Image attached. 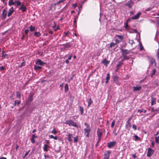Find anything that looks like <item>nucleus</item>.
<instances>
[{
  "mask_svg": "<svg viewBox=\"0 0 159 159\" xmlns=\"http://www.w3.org/2000/svg\"><path fill=\"white\" fill-rule=\"evenodd\" d=\"M14 10L13 8L12 7H11L9 10V11L7 14V16L8 17H9L10 16H11L14 12Z\"/></svg>",
  "mask_w": 159,
  "mask_h": 159,
  "instance_id": "nucleus-10",
  "label": "nucleus"
},
{
  "mask_svg": "<svg viewBox=\"0 0 159 159\" xmlns=\"http://www.w3.org/2000/svg\"><path fill=\"white\" fill-rule=\"evenodd\" d=\"M16 97L17 98H20L21 97V94L20 92L17 91L16 92Z\"/></svg>",
  "mask_w": 159,
  "mask_h": 159,
  "instance_id": "nucleus-37",
  "label": "nucleus"
},
{
  "mask_svg": "<svg viewBox=\"0 0 159 159\" xmlns=\"http://www.w3.org/2000/svg\"><path fill=\"white\" fill-rule=\"evenodd\" d=\"M156 98L153 97L151 99V105L153 106L154 104H156Z\"/></svg>",
  "mask_w": 159,
  "mask_h": 159,
  "instance_id": "nucleus-19",
  "label": "nucleus"
},
{
  "mask_svg": "<svg viewBox=\"0 0 159 159\" xmlns=\"http://www.w3.org/2000/svg\"><path fill=\"white\" fill-rule=\"evenodd\" d=\"M33 94H31L28 97V100L29 101L31 102L33 100Z\"/></svg>",
  "mask_w": 159,
  "mask_h": 159,
  "instance_id": "nucleus-24",
  "label": "nucleus"
},
{
  "mask_svg": "<svg viewBox=\"0 0 159 159\" xmlns=\"http://www.w3.org/2000/svg\"><path fill=\"white\" fill-rule=\"evenodd\" d=\"M34 35L35 36L39 37L41 35V34L39 32H35L34 33Z\"/></svg>",
  "mask_w": 159,
  "mask_h": 159,
  "instance_id": "nucleus-30",
  "label": "nucleus"
},
{
  "mask_svg": "<svg viewBox=\"0 0 159 159\" xmlns=\"http://www.w3.org/2000/svg\"><path fill=\"white\" fill-rule=\"evenodd\" d=\"M102 134V130L99 128H98L97 130V134L98 138H99V139L100 138H101Z\"/></svg>",
  "mask_w": 159,
  "mask_h": 159,
  "instance_id": "nucleus-6",
  "label": "nucleus"
},
{
  "mask_svg": "<svg viewBox=\"0 0 159 159\" xmlns=\"http://www.w3.org/2000/svg\"><path fill=\"white\" fill-rule=\"evenodd\" d=\"M133 2L131 0H130L125 4V5L128 7L129 8H131L133 5Z\"/></svg>",
  "mask_w": 159,
  "mask_h": 159,
  "instance_id": "nucleus-7",
  "label": "nucleus"
},
{
  "mask_svg": "<svg viewBox=\"0 0 159 159\" xmlns=\"http://www.w3.org/2000/svg\"><path fill=\"white\" fill-rule=\"evenodd\" d=\"M152 111H157L159 110L157 109H155L154 108V107H152Z\"/></svg>",
  "mask_w": 159,
  "mask_h": 159,
  "instance_id": "nucleus-53",
  "label": "nucleus"
},
{
  "mask_svg": "<svg viewBox=\"0 0 159 159\" xmlns=\"http://www.w3.org/2000/svg\"><path fill=\"white\" fill-rule=\"evenodd\" d=\"M143 111V109H138V112H139L141 113V112Z\"/></svg>",
  "mask_w": 159,
  "mask_h": 159,
  "instance_id": "nucleus-50",
  "label": "nucleus"
},
{
  "mask_svg": "<svg viewBox=\"0 0 159 159\" xmlns=\"http://www.w3.org/2000/svg\"><path fill=\"white\" fill-rule=\"evenodd\" d=\"M36 63L40 66H43L44 64H45V63L43 62L41 60L38 59L37 60Z\"/></svg>",
  "mask_w": 159,
  "mask_h": 159,
  "instance_id": "nucleus-15",
  "label": "nucleus"
},
{
  "mask_svg": "<svg viewBox=\"0 0 159 159\" xmlns=\"http://www.w3.org/2000/svg\"><path fill=\"white\" fill-rule=\"evenodd\" d=\"M115 37L118 38L119 39H120L119 40H121V42L124 39L123 36L122 35H116Z\"/></svg>",
  "mask_w": 159,
  "mask_h": 159,
  "instance_id": "nucleus-23",
  "label": "nucleus"
},
{
  "mask_svg": "<svg viewBox=\"0 0 159 159\" xmlns=\"http://www.w3.org/2000/svg\"><path fill=\"white\" fill-rule=\"evenodd\" d=\"M134 137L136 140H137L138 139H139V138L138 137V136L136 135H134Z\"/></svg>",
  "mask_w": 159,
  "mask_h": 159,
  "instance_id": "nucleus-52",
  "label": "nucleus"
},
{
  "mask_svg": "<svg viewBox=\"0 0 159 159\" xmlns=\"http://www.w3.org/2000/svg\"><path fill=\"white\" fill-rule=\"evenodd\" d=\"M158 51H159V49H158ZM157 57L159 59V52H158H158L157 53Z\"/></svg>",
  "mask_w": 159,
  "mask_h": 159,
  "instance_id": "nucleus-58",
  "label": "nucleus"
},
{
  "mask_svg": "<svg viewBox=\"0 0 159 159\" xmlns=\"http://www.w3.org/2000/svg\"><path fill=\"white\" fill-rule=\"evenodd\" d=\"M139 44H140V50L141 51H142L144 49V48H143V46H142V43H139Z\"/></svg>",
  "mask_w": 159,
  "mask_h": 159,
  "instance_id": "nucleus-43",
  "label": "nucleus"
},
{
  "mask_svg": "<svg viewBox=\"0 0 159 159\" xmlns=\"http://www.w3.org/2000/svg\"><path fill=\"white\" fill-rule=\"evenodd\" d=\"M35 134H33L31 136V139L30 140H31V143H34L35 142V140H34V139L37 138V137L35 135Z\"/></svg>",
  "mask_w": 159,
  "mask_h": 159,
  "instance_id": "nucleus-16",
  "label": "nucleus"
},
{
  "mask_svg": "<svg viewBox=\"0 0 159 159\" xmlns=\"http://www.w3.org/2000/svg\"><path fill=\"white\" fill-rule=\"evenodd\" d=\"M7 56L8 55L6 53H5V52L3 50L2 51V57L3 58H7Z\"/></svg>",
  "mask_w": 159,
  "mask_h": 159,
  "instance_id": "nucleus-20",
  "label": "nucleus"
},
{
  "mask_svg": "<svg viewBox=\"0 0 159 159\" xmlns=\"http://www.w3.org/2000/svg\"><path fill=\"white\" fill-rule=\"evenodd\" d=\"M128 23L127 22H126L125 23V25L124 26V27H125V28H127L128 27Z\"/></svg>",
  "mask_w": 159,
  "mask_h": 159,
  "instance_id": "nucleus-55",
  "label": "nucleus"
},
{
  "mask_svg": "<svg viewBox=\"0 0 159 159\" xmlns=\"http://www.w3.org/2000/svg\"><path fill=\"white\" fill-rule=\"evenodd\" d=\"M64 47L65 48H70L71 47V45L69 43H66L65 44H63Z\"/></svg>",
  "mask_w": 159,
  "mask_h": 159,
  "instance_id": "nucleus-31",
  "label": "nucleus"
},
{
  "mask_svg": "<svg viewBox=\"0 0 159 159\" xmlns=\"http://www.w3.org/2000/svg\"><path fill=\"white\" fill-rule=\"evenodd\" d=\"M49 137L51 139H53L56 140L57 139V136H54L53 135H49Z\"/></svg>",
  "mask_w": 159,
  "mask_h": 159,
  "instance_id": "nucleus-33",
  "label": "nucleus"
},
{
  "mask_svg": "<svg viewBox=\"0 0 159 159\" xmlns=\"http://www.w3.org/2000/svg\"><path fill=\"white\" fill-rule=\"evenodd\" d=\"M80 111L81 112V113L82 114H83V111H84V109L81 106H80Z\"/></svg>",
  "mask_w": 159,
  "mask_h": 159,
  "instance_id": "nucleus-45",
  "label": "nucleus"
},
{
  "mask_svg": "<svg viewBox=\"0 0 159 159\" xmlns=\"http://www.w3.org/2000/svg\"><path fill=\"white\" fill-rule=\"evenodd\" d=\"M117 79V76H115L114 77V80L115 81Z\"/></svg>",
  "mask_w": 159,
  "mask_h": 159,
  "instance_id": "nucleus-64",
  "label": "nucleus"
},
{
  "mask_svg": "<svg viewBox=\"0 0 159 159\" xmlns=\"http://www.w3.org/2000/svg\"><path fill=\"white\" fill-rule=\"evenodd\" d=\"M5 69V67L3 66H2L0 67V70L2 71L4 70Z\"/></svg>",
  "mask_w": 159,
  "mask_h": 159,
  "instance_id": "nucleus-48",
  "label": "nucleus"
},
{
  "mask_svg": "<svg viewBox=\"0 0 159 159\" xmlns=\"http://www.w3.org/2000/svg\"><path fill=\"white\" fill-rule=\"evenodd\" d=\"M78 137L77 136L74 138V142L76 143L78 142Z\"/></svg>",
  "mask_w": 159,
  "mask_h": 159,
  "instance_id": "nucleus-42",
  "label": "nucleus"
},
{
  "mask_svg": "<svg viewBox=\"0 0 159 159\" xmlns=\"http://www.w3.org/2000/svg\"><path fill=\"white\" fill-rule=\"evenodd\" d=\"M64 34H65V36H66L68 34V32H64Z\"/></svg>",
  "mask_w": 159,
  "mask_h": 159,
  "instance_id": "nucleus-62",
  "label": "nucleus"
},
{
  "mask_svg": "<svg viewBox=\"0 0 159 159\" xmlns=\"http://www.w3.org/2000/svg\"><path fill=\"white\" fill-rule=\"evenodd\" d=\"M51 133L54 134H56L57 133V131L55 129H53L51 132Z\"/></svg>",
  "mask_w": 159,
  "mask_h": 159,
  "instance_id": "nucleus-44",
  "label": "nucleus"
},
{
  "mask_svg": "<svg viewBox=\"0 0 159 159\" xmlns=\"http://www.w3.org/2000/svg\"><path fill=\"white\" fill-rule=\"evenodd\" d=\"M155 140L156 142L157 143H159V135L157 137H155Z\"/></svg>",
  "mask_w": 159,
  "mask_h": 159,
  "instance_id": "nucleus-40",
  "label": "nucleus"
},
{
  "mask_svg": "<svg viewBox=\"0 0 159 159\" xmlns=\"http://www.w3.org/2000/svg\"><path fill=\"white\" fill-rule=\"evenodd\" d=\"M114 125H115V121L114 120L113 122H112L111 123V127L113 128L114 127Z\"/></svg>",
  "mask_w": 159,
  "mask_h": 159,
  "instance_id": "nucleus-51",
  "label": "nucleus"
},
{
  "mask_svg": "<svg viewBox=\"0 0 159 159\" xmlns=\"http://www.w3.org/2000/svg\"><path fill=\"white\" fill-rule=\"evenodd\" d=\"M131 42H129V43L132 45L133 43H134V42L133 40H131Z\"/></svg>",
  "mask_w": 159,
  "mask_h": 159,
  "instance_id": "nucleus-61",
  "label": "nucleus"
},
{
  "mask_svg": "<svg viewBox=\"0 0 159 159\" xmlns=\"http://www.w3.org/2000/svg\"><path fill=\"white\" fill-rule=\"evenodd\" d=\"M109 79H110V73H109L107 74V76L106 78V81L105 82V83H108V80H109Z\"/></svg>",
  "mask_w": 159,
  "mask_h": 159,
  "instance_id": "nucleus-25",
  "label": "nucleus"
},
{
  "mask_svg": "<svg viewBox=\"0 0 159 159\" xmlns=\"http://www.w3.org/2000/svg\"><path fill=\"white\" fill-rule=\"evenodd\" d=\"M111 153V152L110 151H107L104 154V157L103 159H109V155Z\"/></svg>",
  "mask_w": 159,
  "mask_h": 159,
  "instance_id": "nucleus-8",
  "label": "nucleus"
},
{
  "mask_svg": "<svg viewBox=\"0 0 159 159\" xmlns=\"http://www.w3.org/2000/svg\"><path fill=\"white\" fill-rule=\"evenodd\" d=\"M49 146L47 144H44V145L43 150L44 151L47 152L48 151V148H49Z\"/></svg>",
  "mask_w": 159,
  "mask_h": 159,
  "instance_id": "nucleus-29",
  "label": "nucleus"
},
{
  "mask_svg": "<svg viewBox=\"0 0 159 159\" xmlns=\"http://www.w3.org/2000/svg\"><path fill=\"white\" fill-rule=\"evenodd\" d=\"M69 90L68 85L67 84H65V92L66 93Z\"/></svg>",
  "mask_w": 159,
  "mask_h": 159,
  "instance_id": "nucleus-26",
  "label": "nucleus"
},
{
  "mask_svg": "<svg viewBox=\"0 0 159 159\" xmlns=\"http://www.w3.org/2000/svg\"><path fill=\"white\" fill-rule=\"evenodd\" d=\"M156 72V70L155 69H154L152 71V73L151 75V77H152L155 74Z\"/></svg>",
  "mask_w": 159,
  "mask_h": 159,
  "instance_id": "nucleus-39",
  "label": "nucleus"
},
{
  "mask_svg": "<svg viewBox=\"0 0 159 159\" xmlns=\"http://www.w3.org/2000/svg\"><path fill=\"white\" fill-rule=\"evenodd\" d=\"M84 125L86 126V128L84 129V133L86 134V137H89L91 130V128L90 127V125L86 123H85Z\"/></svg>",
  "mask_w": 159,
  "mask_h": 159,
  "instance_id": "nucleus-1",
  "label": "nucleus"
},
{
  "mask_svg": "<svg viewBox=\"0 0 159 159\" xmlns=\"http://www.w3.org/2000/svg\"><path fill=\"white\" fill-rule=\"evenodd\" d=\"M44 157L45 158H48L49 157L48 155H44Z\"/></svg>",
  "mask_w": 159,
  "mask_h": 159,
  "instance_id": "nucleus-60",
  "label": "nucleus"
},
{
  "mask_svg": "<svg viewBox=\"0 0 159 159\" xmlns=\"http://www.w3.org/2000/svg\"><path fill=\"white\" fill-rule=\"evenodd\" d=\"M116 45V43L113 42H111L110 43L109 47L110 48H112L113 47H114Z\"/></svg>",
  "mask_w": 159,
  "mask_h": 159,
  "instance_id": "nucleus-38",
  "label": "nucleus"
},
{
  "mask_svg": "<svg viewBox=\"0 0 159 159\" xmlns=\"http://www.w3.org/2000/svg\"><path fill=\"white\" fill-rule=\"evenodd\" d=\"M68 136V137L67 139L68 141L70 142H72V140L71 138L73 137L72 134L69 133Z\"/></svg>",
  "mask_w": 159,
  "mask_h": 159,
  "instance_id": "nucleus-18",
  "label": "nucleus"
},
{
  "mask_svg": "<svg viewBox=\"0 0 159 159\" xmlns=\"http://www.w3.org/2000/svg\"><path fill=\"white\" fill-rule=\"evenodd\" d=\"M29 29L30 31L33 32L35 30V27L34 26L31 25L29 27Z\"/></svg>",
  "mask_w": 159,
  "mask_h": 159,
  "instance_id": "nucleus-21",
  "label": "nucleus"
},
{
  "mask_svg": "<svg viewBox=\"0 0 159 159\" xmlns=\"http://www.w3.org/2000/svg\"><path fill=\"white\" fill-rule=\"evenodd\" d=\"M116 143V142L113 141L112 142H110L107 143V147L109 148H111L113 147Z\"/></svg>",
  "mask_w": 159,
  "mask_h": 159,
  "instance_id": "nucleus-9",
  "label": "nucleus"
},
{
  "mask_svg": "<svg viewBox=\"0 0 159 159\" xmlns=\"http://www.w3.org/2000/svg\"><path fill=\"white\" fill-rule=\"evenodd\" d=\"M120 49V52L122 53V55H127L130 53L129 51L128 50L124 49L123 48H121Z\"/></svg>",
  "mask_w": 159,
  "mask_h": 159,
  "instance_id": "nucleus-5",
  "label": "nucleus"
},
{
  "mask_svg": "<svg viewBox=\"0 0 159 159\" xmlns=\"http://www.w3.org/2000/svg\"><path fill=\"white\" fill-rule=\"evenodd\" d=\"M21 5V2L18 1H15L14 5L16 7H17L18 6H20Z\"/></svg>",
  "mask_w": 159,
  "mask_h": 159,
  "instance_id": "nucleus-17",
  "label": "nucleus"
},
{
  "mask_svg": "<svg viewBox=\"0 0 159 159\" xmlns=\"http://www.w3.org/2000/svg\"><path fill=\"white\" fill-rule=\"evenodd\" d=\"M29 152H30V151H28V152H26L25 153V157L26 156H27V155H28V153H29Z\"/></svg>",
  "mask_w": 159,
  "mask_h": 159,
  "instance_id": "nucleus-59",
  "label": "nucleus"
},
{
  "mask_svg": "<svg viewBox=\"0 0 159 159\" xmlns=\"http://www.w3.org/2000/svg\"><path fill=\"white\" fill-rule=\"evenodd\" d=\"M72 6L73 7H74V8H75L77 6V4L76 3L73 4Z\"/></svg>",
  "mask_w": 159,
  "mask_h": 159,
  "instance_id": "nucleus-56",
  "label": "nucleus"
},
{
  "mask_svg": "<svg viewBox=\"0 0 159 159\" xmlns=\"http://www.w3.org/2000/svg\"><path fill=\"white\" fill-rule=\"evenodd\" d=\"M123 64V63H122V62H120V61L119 62L118 64L117 65V67H119L121 66Z\"/></svg>",
  "mask_w": 159,
  "mask_h": 159,
  "instance_id": "nucleus-46",
  "label": "nucleus"
},
{
  "mask_svg": "<svg viewBox=\"0 0 159 159\" xmlns=\"http://www.w3.org/2000/svg\"><path fill=\"white\" fill-rule=\"evenodd\" d=\"M7 14V11L6 9H4L2 10V13L1 16V18L2 20H4L6 18Z\"/></svg>",
  "mask_w": 159,
  "mask_h": 159,
  "instance_id": "nucleus-3",
  "label": "nucleus"
},
{
  "mask_svg": "<svg viewBox=\"0 0 159 159\" xmlns=\"http://www.w3.org/2000/svg\"><path fill=\"white\" fill-rule=\"evenodd\" d=\"M154 152V151L150 148H149L148 149V152L147 156L149 157L151 156Z\"/></svg>",
  "mask_w": 159,
  "mask_h": 159,
  "instance_id": "nucleus-4",
  "label": "nucleus"
},
{
  "mask_svg": "<svg viewBox=\"0 0 159 159\" xmlns=\"http://www.w3.org/2000/svg\"><path fill=\"white\" fill-rule=\"evenodd\" d=\"M133 115H132L131 117L129 118L127 121H129V122H130V121L132 120V119L133 118Z\"/></svg>",
  "mask_w": 159,
  "mask_h": 159,
  "instance_id": "nucleus-54",
  "label": "nucleus"
},
{
  "mask_svg": "<svg viewBox=\"0 0 159 159\" xmlns=\"http://www.w3.org/2000/svg\"><path fill=\"white\" fill-rule=\"evenodd\" d=\"M26 9L27 8L23 4L21 5V7L19 8V10H21L22 12H25L26 11Z\"/></svg>",
  "mask_w": 159,
  "mask_h": 159,
  "instance_id": "nucleus-12",
  "label": "nucleus"
},
{
  "mask_svg": "<svg viewBox=\"0 0 159 159\" xmlns=\"http://www.w3.org/2000/svg\"><path fill=\"white\" fill-rule=\"evenodd\" d=\"M142 89V87L140 86H134L133 87V91L134 92L140 91Z\"/></svg>",
  "mask_w": 159,
  "mask_h": 159,
  "instance_id": "nucleus-13",
  "label": "nucleus"
},
{
  "mask_svg": "<svg viewBox=\"0 0 159 159\" xmlns=\"http://www.w3.org/2000/svg\"><path fill=\"white\" fill-rule=\"evenodd\" d=\"M109 63V61H107L106 59H105L103 61V63L106 66L108 65Z\"/></svg>",
  "mask_w": 159,
  "mask_h": 159,
  "instance_id": "nucleus-34",
  "label": "nucleus"
},
{
  "mask_svg": "<svg viewBox=\"0 0 159 159\" xmlns=\"http://www.w3.org/2000/svg\"><path fill=\"white\" fill-rule=\"evenodd\" d=\"M131 125L130 122L127 121L125 124V127L127 130H129L131 127Z\"/></svg>",
  "mask_w": 159,
  "mask_h": 159,
  "instance_id": "nucleus-11",
  "label": "nucleus"
},
{
  "mask_svg": "<svg viewBox=\"0 0 159 159\" xmlns=\"http://www.w3.org/2000/svg\"><path fill=\"white\" fill-rule=\"evenodd\" d=\"M65 0H60L57 2L55 4V5H57L60 3H62L64 1H65Z\"/></svg>",
  "mask_w": 159,
  "mask_h": 159,
  "instance_id": "nucleus-41",
  "label": "nucleus"
},
{
  "mask_svg": "<svg viewBox=\"0 0 159 159\" xmlns=\"http://www.w3.org/2000/svg\"><path fill=\"white\" fill-rule=\"evenodd\" d=\"M25 33L26 34H27L29 32V30L28 29L25 30Z\"/></svg>",
  "mask_w": 159,
  "mask_h": 159,
  "instance_id": "nucleus-57",
  "label": "nucleus"
},
{
  "mask_svg": "<svg viewBox=\"0 0 159 159\" xmlns=\"http://www.w3.org/2000/svg\"><path fill=\"white\" fill-rule=\"evenodd\" d=\"M34 69L36 70H38L41 69L42 68L41 66H37L36 65H34Z\"/></svg>",
  "mask_w": 159,
  "mask_h": 159,
  "instance_id": "nucleus-32",
  "label": "nucleus"
},
{
  "mask_svg": "<svg viewBox=\"0 0 159 159\" xmlns=\"http://www.w3.org/2000/svg\"><path fill=\"white\" fill-rule=\"evenodd\" d=\"M64 123L68 125L69 126H72L78 128V126L76 123L74 122L72 120H66Z\"/></svg>",
  "mask_w": 159,
  "mask_h": 159,
  "instance_id": "nucleus-2",
  "label": "nucleus"
},
{
  "mask_svg": "<svg viewBox=\"0 0 159 159\" xmlns=\"http://www.w3.org/2000/svg\"><path fill=\"white\" fill-rule=\"evenodd\" d=\"M115 42L116 43H115L117 44L119 43L120 42H121V40H118V39H116L115 40Z\"/></svg>",
  "mask_w": 159,
  "mask_h": 159,
  "instance_id": "nucleus-47",
  "label": "nucleus"
},
{
  "mask_svg": "<svg viewBox=\"0 0 159 159\" xmlns=\"http://www.w3.org/2000/svg\"><path fill=\"white\" fill-rule=\"evenodd\" d=\"M88 107H89L90 106V105L93 103V101L91 100V98H90L88 99Z\"/></svg>",
  "mask_w": 159,
  "mask_h": 159,
  "instance_id": "nucleus-28",
  "label": "nucleus"
},
{
  "mask_svg": "<svg viewBox=\"0 0 159 159\" xmlns=\"http://www.w3.org/2000/svg\"><path fill=\"white\" fill-rule=\"evenodd\" d=\"M141 14V13L140 12H139L136 15H135L134 16L131 17V19L133 20L137 19L139 18Z\"/></svg>",
  "mask_w": 159,
  "mask_h": 159,
  "instance_id": "nucleus-14",
  "label": "nucleus"
},
{
  "mask_svg": "<svg viewBox=\"0 0 159 159\" xmlns=\"http://www.w3.org/2000/svg\"><path fill=\"white\" fill-rule=\"evenodd\" d=\"M132 128H133L134 130H136L137 129V126H136L135 125H133L132 126Z\"/></svg>",
  "mask_w": 159,
  "mask_h": 159,
  "instance_id": "nucleus-49",
  "label": "nucleus"
},
{
  "mask_svg": "<svg viewBox=\"0 0 159 159\" xmlns=\"http://www.w3.org/2000/svg\"><path fill=\"white\" fill-rule=\"evenodd\" d=\"M150 62L151 63L153 64V63H155V64H156L155 60L153 58H152L150 60Z\"/></svg>",
  "mask_w": 159,
  "mask_h": 159,
  "instance_id": "nucleus-36",
  "label": "nucleus"
},
{
  "mask_svg": "<svg viewBox=\"0 0 159 159\" xmlns=\"http://www.w3.org/2000/svg\"><path fill=\"white\" fill-rule=\"evenodd\" d=\"M45 142L48 144H49V141L48 140H45Z\"/></svg>",
  "mask_w": 159,
  "mask_h": 159,
  "instance_id": "nucleus-63",
  "label": "nucleus"
},
{
  "mask_svg": "<svg viewBox=\"0 0 159 159\" xmlns=\"http://www.w3.org/2000/svg\"><path fill=\"white\" fill-rule=\"evenodd\" d=\"M122 56L123 57V59L128 60L129 58V57L127 56L126 55H122Z\"/></svg>",
  "mask_w": 159,
  "mask_h": 159,
  "instance_id": "nucleus-35",
  "label": "nucleus"
},
{
  "mask_svg": "<svg viewBox=\"0 0 159 159\" xmlns=\"http://www.w3.org/2000/svg\"><path fill=\"white\" fill-rule=\"evenodd\" d=\"M20 101H19L18 100H16L15 101L14 103L13 104L14 106H15L16 105V104L18 105L20 104Z\"/></svg>",
  "mask_w": 159,
  "mask_h": 159,
  "instance_id": "nucleus-27",
  "label": "nucleus"
},
{
  "mask_svg": "<svg viewBox=\"0 0 159 159\" xmlns=\"http://www.w3.org/2000/svg\"><path fill=\"white\" fill-rule=\"evenodd\" d=\"M15 1H13V0H9L8 1V5L11 6L14 5Z\"/></svg>",
  "mask_w": 159,
  "mask_h": 159,
  "instance_id": "nucleus-22",
  "label": "nucleus"
}]
</instances>
